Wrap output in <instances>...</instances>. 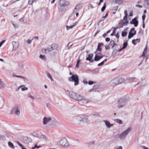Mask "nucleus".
<instances>
[{"label":"nucleus","mask_w":149,"mask_h":149,"mask_svg":"<svg viewBox=\"0 0 149 149\" xmlns=\"http://www.w3.org/2000/svg\"><path fill=\"white\" fill-rule=\"evenodd\" d=\"M70 97L73 99L79 101H82V102L85 103H87L88 101L84 97L73 91H70L69 93Z\"/></svg>","instance_id":"f257e3e1"},{"label":"nucleus","mask_w":149,"mask_h":149,"mask_svg":"<svg viewBox=\"0 0 149 149\" xmlns=\"http://www.w3.org/2000/svg\"><path fill=\"white\" fill-rule=\"evenodd\" d=\"M130 99L129 97H124L120 98L118 100V107L119 108H120L125 106Z\"/></svg>","instance_id":"f03ea898"},{"label":"nucleus","mask_w":149,"mask_h":149,"mask_svg":"<svg viewBox=\"0 0 149 149\" xmlns=\"http://www.w3.org/2000/svg\"><path fill=\"white\" fill-rule=\"evenodd\" d=\"M68 80L70 81L74 82L75 86H77L79 84V78L77 74H72L71 77H69Z\"/></svg>","instance_id":"7ed1b4c3"},{"label":"nucleus","mask_w":149,"mask_h":149,"mask_svg":"<svg viewBox=\"0 0 149 149\" xmlns=\"http://www.w3.org/2000/svg\"><path fill=\"white\" fill-rule=\"evenodd\" d=\"M131 128L130 127L121 133L119 135V137L120 139L121 140H123L125 139L129 132H131Z\"/></svg>","instance_id":"20e7f679"},{"label":"nucleus","mask_w":149,"mask_h":149,"mask_svg":"<svg viewBox=\"0 0 149 149\" xmlns=\"http://www.w3.org/2000/svg\"><path fill=\"white\" fill-rule=\"evenodd\" d=\"M57 143L59 145L64 147H67L69 145L68 141L65 138L59 140Z\"/></svg>","instance_id":"39448f33"},{"label":"nucleus","mask_w":149,"mask_h":149,"mask_svg":"<svg viewBox=\"0 0 149 149\" xmlns=\"http://www.w3.org/2000/svg\"><path fill=\"white\" fill-rule=\"evenodd\" d=\"M78 120L81 122L87 123L88 120V118L85 116L80 115L77 117Z\"/></svg>","instance_id":"423d86ee"},{"label":"nucleus","mask_w":149,"mask_h":149,"mask_svg":"<svg viewBox=\"0 0 149 149\" xmlns=\"http://www.w3.org/2000/svg\"><path fill=\"white\" fill-rule=\"evenodd\" d=\"M128 21L123 20V19L122 20H121L119 22L118 24V26L119 28L123 27L124 26H127L128 23Z\"/></svg>","instance_id":"0eeeda50"},{"label":"nucleus","mask_w":149,"mask_h":149,"mask_svg":"<svg viewBox=\"0 0 149 149\" xmlns=\"http://www.w3.org/2000/svg\"><path fill=\"white\" fill-rule=\"evenodd\" d=\"M134 28H132L129 33L128 36V39H130L133 37L136 33V31H135Z\"/></svg>","instance_id":"6e6552de"},{"label":"nucleus","mask_w":149,"mask_h":149,"mask_svg":"<svg viewBox=\"0 0 149 149\" xmlns=\"http://www.w3.org/2000/svg\"><path fill=\"white\" fill-rule=\"evenodd\" d=\"M59 5L63 6H68L70 4V2L67 0H59Z\"/></svg>","instance_id":"1a4fd4ad"},{"label":"nucleus","mask_w":149,"mask_h":149,"mask_svg":"<svg viewBox=\"0 0 149 149\" xmlns=\"http://www.w3.org/2000/svg\"><path fill=\"white\" fill-rule=\"evenodd\" d=\"M118 80L117 77L113 79L110 82L111 85L113 86H114L116 85L119 84Z\"/></svg>","instance_id":"9d476101"},{"label":"nucleus","mask_w":149,"mask_h":149,"mask_svg":"<svg viewBox=\"0 0 149 149\" xmlns=\"http://www.w3.org/2000/svg\"><path fill=\"white\" fill-rule=\"evenodd\" d=\"M137 18L135 17L130 22V23L131 24H133L134 25L135 27H136L138 25L139 22L137 20Z\"/></svg>","instance_id":"9b49d317"},{"label":"nucleus","mask_w":149,"mask_h":149,"mask_svg":"<svg viewBox=\"0 0 149 149\" xmlns=\"http://www.w3.org/2000/svg\"><path fill=\"white\" fill-rule=\"evenodd\" d=\"M54 49L53 47V46H52V45H51L49 46L47 48L42 49V51L43 52L44 51L45 53H47L49 52L52 51Z\"/></svg>","instance_id":"f8f14e48"},{"label":"nucleus","mask_w":149,"mask_h":149,"mask_svg":"<svg viewBox=\"0 0 149 149\" xmlns=\"http://www.w3.org/2000/svg\"><path fill=\"white\" fill-rule=\"evenodd\" d=\"M52 118L51 117H45L43 120V124L44 125L47 124L48 122L51 120Z\"/></svg>","instance_id":"ddd939ff"},{"label":"nucleus","mask_w":149,"mask_h":149,"mask_svg":"<svg viewBox=\"0 0 149 149\" xmlns=\"http://www.w3.org/2000/svg\"><path fill=\"white\" fill-rule=\"evenodd\" d=\"M103 45L104 44L102 42H100L98 43L96 50L94 52L95 54L97 53L99 51H102V49L101 48V46Z\"/></svg>","instance_id":"4468645a"},{"label":"nucleus","mask_w":149,"mask_h":149,"mask_svg":"<svg viewBox=\"0 0 149 149\" xmlns=\"http://www.w3.org/2000/svg\"><path fill=\"white\" fill-rule=\"evenodd\" d=\"M68 6H63L62 5H59L58 7L59 10L61 12H65L67 10L66 8Z\"/></svg>","instance_id":"2eb2a0df"},{"label":"nucleus","mask_w":149,"mask_h":149,"mask_svg":"<svg viewBox=\"0 0 149 149\" xmlns=\"http://www.w3.org/2000/svg\"><path fill=\"white\" fill-rule=\"evenodd\" d=\"M144 7L149 10V0H145L143 4Z\"/></svg>","instance_id":"dca6fc26"},{"label":"nucleus","mask_w":149,"mask_h":149,"mask_svg":"<svg viewBox=\"0 0 149 149\" xmlns=\"http://www.w3.org/2000/svg\"><path fill=\"white\" fill-rule=\"evenodd\" d=\"M13 46V48L14 50H16L18 47V42L15 41H13L12 42Z\"/></svg>","instance_id":"f3484780"},{"label":"nucleus","mask_w":149,"mask_h":149,"mask_svg":"<svg viewBox=\"0 0 149 149\" xmlns=\"http://www.w3.org/2000/svg\"><path fill=\"white\" fill-rule=\"evenodd\" d=\"M104 122L107 127L110 128L111 126H112L113 125V124H111L107 120H104Z\"/></svg>","instance_id":"a211bd4d"},{"label":"nucleus","mask_w":149,"mask_h":149,"mask_svg":"<svg viewBox=\"0 0 149 149\" xmlns=\"http://www.w3.org/2000/svg\"><path fill=\"white\" fill-rule=\"evenodd\" d=\"M113 2H115L116 3H117L118 4H120L123 3V1L122 0H112Z\"/></svg>","instance_id":"6ab92c4d"},{"label":"nucleus","mask_w":149,"mask_h":149,"mask_svg":"<svg viewBox=\"0 0 149 149\" xmlns=\"http://www.w3.org/2000/svg\"><path fill=\"white\" fill-rule=\"evenodd\" d=\"M19 107L18 105H17L14 106L11 111V113L12 114L13 113V112L15 111V110H16Z\"/></svg>","instance_id":"aec40b11"},{"label":"nucleus","mask_w":149,"mask_h":149,"mask_svg":"<svg viewBox=\"0 0 149 149\" xmlns=\"http://www.w3.org/2000/svg\"><path fill=\"white\" fill-rule=\"evenodd\" d=\"M118 79V82H119V84H121L125 82V79L122 77H117Z\"/></svg>","instance_id":"412c9836"},{"label":"nucleus","mask_w":149,"mask_h":149,"mask_svg":"<svg viewBox=\"0 0 149 149\" xmlns=\"http://www.w3.org/2000/svg\"><path fill=\"white\" fill-rule=\"evenodd\" d=\"M127 28L125 29L124 31H123L121 33V36L123 37H124L126 36L127 34V32L126 31L127 29Z\"/></svg>","instance_id":"4be33fe9"},{"label":"nucleus","mask_w":149,"mask_h":149,"mask_svg":"<svg viewBox=\"0 0 149 149\" xmlns=\"http://www.w3.org/2000/svg\"><path fill=\"white\" fill-rule=\"evenodd\" d=\"M93 56V54H90L88 55V56L86 58L87 61H90L91 59L92 58Z\"/></svg>","instance_id":"5701e85b"},{"label":"nucleus","mask_w":149,"mask_h":149,"mask_svg":"<svg viewBox=\"0 0 149 149\" xmlns=\"http://www.w3.org/2000/svg\"><path fill=\"white\" fill-rule=\"evenodd\" d=\"M80 6V5L78 4L75 7L73 11V13H76L77 12V10H78L79 9V8Z\"/></svg>","instance_id":"b1692460"},{"label":"nucleus","mask_w":149,"mask_h":149,"mask_svg":"<svg viewBox=\"0 0 149 149\" xmlns=\"http://www.w3.org/2000/svg\"><path fill=\"white\" fill-rule=\"evenodd\" d=\"M125 16L124 17L123 19V20H128L127 19V16L128 14L127 13V11L126 10H125L124 12Z\"/></svg>","instance_id":"393cba45"},{"label":"nucleus","mask_w":149,"mask_h":149,"mask_svg":"<svg viewBox=\"0 0 149 149\" xmlns=\"http://www.w3.org/2000/svg\"><path fill=\"white\" fill-rule=\"evenodd\" d=\"M115 43L114 40H111L110 42L109 45L112 46L111 48L113 49L114 47Z\"/></svg>","instance_id":"a878e982"},{"label":"nucleus","mask_w":149,"mask_h":149,"mask_svg":"<svg viewBox=\"0 0 149 149\" xmlns=\"http://www.w3.org/2000/svg\"><path fill=\"white\" fill-rule=\"evenodd\" d=\"M19 21L22 23L23 24H25L27 22L24 19V17L22 18H21L20 19H19Z\"/></svg>","instance_id":"bb28decb"},{"label":"nucleus","mask_w":149,"mask_h":149,"mask_svg":"<svg viewBox=\"0 0 149 149\" xmlns=\"http://www.w3.org/2000/svg\"><path fill=\"white\" fill-rule=\"evenodd\" d=\"M100 60L99 57V56L97 55V54H95L94 60L95 61H98Z\"/></svg>","instance_id":"cd10ccee"},{"label":"nucleus","mask_w":149,"mask_h":149,"mask_svg":"<svg viewBox=\"0 0 149 149\" xmlns=\"http://www.w3.org/2000/svg\"><path fill=\"white\" fill-rule=\"evenodd\" d=\"M24 66V65L22 64L21 63L19 65V69H20L19 71H21L22 70H23Z\"/></svg>","instance_id":"c85d7f7f"},{"label":"nucleus","mask_w":149,"mask_h":149,"mask_svg":"<svg viewBox=\"0 0 149 149\" xmlns=\"http://www.w3.org/2000/svg\"><path fill=\"white\" fill-rule=\"evenodd\" d=\"M135 79V78H133L132 77H129L127 79V80L128 82L130 83L134 81Z\"/></svg>","instance_id":"c756f323"},{"label":"nucleus","mask_w":149,"mask_h":149,"mask_svg":"<svg viewBox=\"0 0 149 149\" xmlns=\"http://www.w3.org/2000/svg\"><path fill=\"white\" fill-rule=\"evenodd\" d=\"M107 59H105L103 61H102L101 63H99L98 64L97 66H100L103 65L104 64V62L107 61Z\"/></svg>","instance_id":"7c9ffc66"},{"label":"nucleus","mask_w":149,"mask_h":149,"mask_svg":"<svg viewBox=\"0 0 149 149\" xmlns=\"http://www.w3.org/2000/svg\"><path fill=\"white\" fill-rule=\"evenodd\" d=\"M36 0H29L28 1V3L29 5H32L34 2L36 3Z\"/></svg>","instance_id":"2f4dec72"},{"label":"nucleus","mask_w":149,"mask_h":149,"mask_svg":"<svg viewBox=\"0 0 149 149\" xmlns=\"http://www.w3.org/2000/svg\"><path fill=\"white\" fill-rule=\"evenodd\" d=\"M117 28H118L117 27L114 28V29L113 30V32L112 33H111V36H113L114 35V34L116 32V30L117 29Z\"/></svg>","instance_id":"473e14b6"},{"label":"nucleus","mask_w":149,"mask_h":149,"mask_svg":"<svg viewBox=\"0 0 149 149\" xmlns=\"http://www.w3.org/2000/svg\"><path fill=\"white\" fill-rule=\"evenodd\" d=\"M115 121L118 123L119 124H123V122H122V121L120 120V119H116L115 120Z\"/></svg>","instance_id":"72a5a7b5"},{"label":"nucleus","mask_w":149,"mask_h":149,"mask_svg":"<svg viewBox=\"0 0 149 149\" xmlns=\"http://www.w3.org/2000/svg\"><path fill=\"white\" fill-rule=\"evenodd\" d=\"M106 2H105L104 3V6H102V8L101 11L102 12H104L106 8Z\"/></svg>","instance_id":"f704fd0d"},{"label":"nucleus","mask_w":149,"mask_h":149,"mask_svg":"<svg viewBox=\"0 0 149 149\" xmlns=\"http://www.w3.org/2000/svg\"><path fill=\"white\" fill-rule=\"evenodd\" d=\"M15 114L19 115L20 114V112L19 108L15 110V111L14 112Z\"/></svg>","instance_id":"c9c22d12"},{"label":"nucleus","mask_w":149,"mask_h":149,"mask_svg":"<svg viewBox=\"0 0 149 149\" xmlns=\"http://www.w3.org/2000/svg\"><path fill=\"white\" fill-rule=\"evenodd\" d=\"M8 144L9 146L13 149L14 148V146L13 144L11 142H9L8 143Z\"/></svg>","instance_id":"e433bc0d"},{"label":"nucleus","mask_w":149,"mask_h":149,"mask_svg":"<svg viewBox=\"0 0 149 149\" xmlns=\"http://www.w3.org/2000/svg\"><path fill=\"white\" fill-rule=\"evenodd\" d=\"M47 74L48 77L52 81H53V79L50 74L49 72H48Z\"/></svg>","instance_id":"4c0bfd02"},{"label":"nucleus","mask_w":149,"mask_h":149,"mask_svg":"<svg viewBox=\"0 0 149 149\" xmlns=\"http://www.w3.org/2000/svg\"><path fill=\"white\" fill-rule=\"evenodd\" d=\"M128 44L127 42H124L123 44V49H125L127 47V45Z\"/></svg>","instance_id":"58836bf2"},{"label":"nucleus","mask_w":149,"mask_h":149,"mask_svg":"<svg viewBox=\"0 0 149 149\" xmlns=\"http://www.w3.org/2000/svg\"><path fill=\"white\" fill-rule=\"evenodd\" d=\"M4 86V84L3 82L0 79V89H2L3 88Z\"/></svg>","instance_id":"ea45409f"},{"label":"nucleus","mask_w":149,"mask_h":149,"mask_svg":"<svg viewBox=\"0 0 149 149\" xmlns=\"http://www.w3.org/2000/svg\"><path fill=\"white\" fill-rule=\"evenodd\" d=\"M6 140L5 136L3 135H0V140Z\"/></svg>","instance_id":"a19ab883"},{"label":"nucleus","mask_w":149,"mask_h":149,"mask_svg":"<svg viewBox=\"0 0 149 149\" xmlns=\"http://www.w3.org/2000/svg\"><path fill=\"white\" fill-rule=\"evenodd\" d=\"M40 58L42 59L43 60H45L46 59V56L45 55L40 54L39 56Z\"/></svg>","instance_id":"79ce46f5"},{"label":"nucleus","mask_w":149,"mask_h":149,"mask_svg":"<svg viewBox=\"0 0 149 149\" xmlns=\"http://www.w3.org/2000/svg\"><path fill=\"white\" fill-rule=\"evenodd\" d=\"M143 30H140L138 33L139 36L143 35Z\"/></svg>","instance_id":"37998d69"},{"label":"nucleus","mask_w":149,"mask_h":149,"mask_svg":"<svg viewBox=\"0 0 149 149\" xmlns=\"http://www.w3.org/2000/svg\"><path fill=\"white\" fill-rule=\"evenodd\" d=\"M41 137L44 139H45L46 141H47V140L46 136L42 134L41 136Z\"/></svg>","instance_id":"c03bdc74"},{"label":"nucleus","mask_w":149,"mask_h":149,"mask_svg":"<svg viewBox=\"0 0 149 149\" xmlns=\"http://www.w3.org/2000/svg\"><path fill=\"white\" fill-rule=\"evenodd\" d=\"M52 46H54V48H53L55 49H57L58 47V45L57 44H56L53 45H52Z\"/></svg>","instance_id":"a18cd8bd"},{"label":"nucleus","mask_w":149,"mask_h":149,"mask_svg":"<svg viewBox=\"0 0 149 149\" xmlns=\"http://www.w3.org/2000/svg\"><path fill=\"white\" fill-rule=\"evenodd\" d=\"M80 62V60L78 59L77 61V63L76 65V68H78L79 67V64Z\"/></svg>","instance_id":"49530a36"},{"label":"nucleus","mask_w":149,"mask_h":149,"mask_svg":"<svg viewBox=\"0 0 149 149\" xmlns=\"http://www.w3.org/2000/svg\"><path fill=\"white\" fill-rule=\"evenodd\" d=\"M95 143V141H90L87 143V144L89 145H93Z\"/></svg>","instance_id":"de8ad7c7"},{"label":"nucleus","mask_w":149,"mask_h":149,"mask_svg":"<svg viewBox=\"0 0 149 149\" xmlns=\"http://www.w3.org/2000/svg\"><path fill=\"white\" fill-rule=\"evenodd\" d=\"M13 76H14L15 77H19V78H22L23 79H25V78L23 77V76H19V75H14V74H13Z\"/></svg>","instance_id":"09e8293b"},{"label":"nucleus","mask_w":149,"mask_h":149,"mask_svg":"<svg viewBox=\"0 0 149 149\" xmlns=\"http://www.w3.org/2000/svg\"><path fill=\"white\" fill-rule=\"evenodd\" d=\"M66 27L67 30H68L70 29H72L73 27L72 25L71 26H68V25H67L66 26Z\"/></svg>","instance_id":"8fccbe9b"},{"label":"nucleus","mask_w":149,"mask_h":149,"mask_svg":"<svg viewBox=\"0 0 149 149\" xmlns=\"http://www.w3.org/2000/svg\"><path fill=\"white\" fill-rule=\"evenodd\" d=\"M29 97L33 99H34V97L30 93H29L28 94Z\"/></svg>","instance_id":"3c124183"},{"label":"nucleus","mask_w":149,"mask_h":149,"mask_svg":"<svg viewBox=\"0 0 149 149\" xmlns=\"http://www.w3.org/2000/svg\"><path fill=\"white\" fill-rule=\"evenodd\" d=\"M109 14V12H107L106 13V14H105V15L104 16H103L102 17V18H107V17L108 16Z\"/></svg>","instance_id":"603ef678"},{"label":"nucleus","mask_w":149,"mask_h":149,"mask_svg":"<svg viewBox=\"0 0 149 149\" xmlns=\"http://www.w3.org/2000/svg\"><path fill=\"white\" fill-rule=\"evenodd\" d=\"M17 143L20 146L21 148H24V146L21 143H20L19 141L17 142Z\"/></svg>","instance_id":"864d4df0"},{"label":"nucleus","mask_w":149,"mask_h":149,"mask_svg":"<svg viewBox=\"0 0 149 149\" xmlns=\"http://www.w3.org/2000/svg\"><path fill=\"white\" fill-rule=\"evenodd\" d=\"M146 17V15H145V14H143L142 16V19L143 22H144V21Z\"/></svg>","instance_id":"5fc2aeb1"},{"label":"nucleus","mask_w":149,"mask_h":149,"mask_svg":"<svg viewBox=\"0 0 149 149\" xmlns=\"http://www.w3.org/2000/svg\"><path fill=\"white\" fill-rule=\"evenodd\" d=\"M97 86H94L93 87V88L90 90V91H93L94 89H97Z\"/></svg>","instance_id":"6e6d98bb"},{"label":"nucleus","mask_w":149,"mask_h":149,"mask_svg":"<svg viewBox=\"0 0 149 149\" xmlns=\"http://www.w3.org/2000/svg\"><path fill=\"white\" fill-rule=\"evenodd\" d=\"M5 40H4L0 42V47L5 42Z\"/></svg>","instance_id":"4d7b16f0"},{"label":"nucleus","mask_w":149,"mask_h":149,"mask_svg":"<svg viewBox=\"0 0 149 149\" xmlns=\"http://www.w3.org/2000/svg\"><path fill=\"white\" fill-rule=\"evenodd\" d=\"M12 23L14 28H17V27L18 25L17 24H14L13 22H12Z\"/></svg>","instance_id":"13d9d810"},{"label":"nucleus","mask_w":149,"mask_h":149,"mask_svg":"<svg viewBox=\"0 0 149 149\" xmlns=\"http://www.w3.org/2000/svg\"><path fill=\"white\" fill-rule=\"evenodd\" d=\"M88 84L90 85H91L94 83V82L93 81H89L88 82Z\"/></svg>","instance_id":"bf43d9fd"},{"label":"nucleus","mask_w":149,"mask_h":149,"mask_svg":"<svg viewBox=\"0 0 149 149\" xmlns=\"http://www.w3.org/2000/svg\"><path fill=\"white\" fill-rule=\"evenodd\" d=\"M117 50L116 49H114L112 53L116 54L117 53Z\"/></svg>","instance_id":"052dcab7"},{"label":"nucleus","mask_w":149,"mask_h":149,"mask_svg":"<svg viewBox=\"0 0 149 149\" xmlns=\"http://www.w3.org/2000/svg\"><path fill=\"white\" fill-rule=\"evenodd\" d=\"M101 51H99L97 52L95 54H97V55H102Z\"/></svg>","instance_id":"680f3d73"},{"label":"nucleus","mask_w":149,"mask_h":149,"mask_svg":"<svg viewBox=\"0 0 149 149\" xmlns=\"http://www.w3.org/2000/svg\"><path fill=\"white\" fill-rule=\"evenodd\" d=\"M21 89L22 91H24L27 90L28 88L27 87H24V88H22Z\"/></svg>","instance_id":"e2e57ef3"},{"label":"nucleus","mask_w":149,"mask_h":149,"mask_svg":"<svg viewBox=\"0 0 149 149\" xmlns=\"http://www.w3.org/2000/svg\"><path fill=\"white\" fill-rule=\"evenodd\" d=\"M110 49L109 45H107L105 46V49Z\"/></svg>","instance_id":"0e129e2a"},{"label":"nucleus","mask_w":149,"mask_h":149,"mask_svg":"<svg viewBox=\"0 0 149 149\" xmlns=\"http://www.w3.org/2000/svg\"><path fill=\"white\" fill-rule=\"evenodd\" d=\"M105 40H106V41L107 42H108L110 40V38L108 37L107 38L105 39Z\"/></svg>","instance_id":"69168bd1"},{"label":"nucleus","mask_w":149,"mask_h":149,"mask_svg":"<svg viewBox=\"0 0 149 149\" xmlns=\"http://www.w3.org/2000/svg\"><path fill=\"white\" fill-rule=\"evenodd\" d=\"M135 41H137L138 43H139L140 42V38H137L136 39L134 40Z\"/></svg>","instance_id":"338daca9"},{"label":"nucleus","mask_w":149,"mask_h":149,"mask_svg":"<svg viewBox=\"0 0 149 149\" xmlns=\"http://www.w3.org/2000/svg\"><path fill=\"white\" fill-rule=\"evenodd\" d=\"M32 41L28 39L27 41V42L28 44H30L31 43Z\"/></svg>","instance_id":"774afa93"}]
</instances>
